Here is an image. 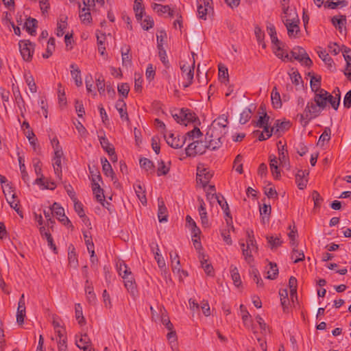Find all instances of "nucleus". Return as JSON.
Returning a JSON list of instances; mask_svg holds the SVG:
<instances>
[{
	"instance_id": "44",
	"label": "nucleus",
	"mask_w": 351,
	"mask_h": 351,
	"mask_svg": "<svg viewBox=\"0 0 351 351\" xmlns=\"http://www.w3.org/2000/svg\"><path fill=\"white\" fill-rule=\"evenodd\" d=\"M24 77L30 91L32 93H36L37 91V87L33 76L29 73H25Z\"/></svg>"
},
{
	"instance_id": "3",
	"label": "nucleus",
	"mask_w": 351,
	"mask_h": 351,
	"mask_svg": "<svg viewBox=\"0 0 351 351\" xmlns=\"http://www.w3.org/2000/svg\"><path fill=\"white\" fill-rule=\"evenodd\" d=\"M291 56H289V58L291 59L293 58V59L299 61L303 65L310 67L313 64V62L305 49L301 47L296 46L293 47L291 51Z\"/></svg>"
},
{
	"instance_id": "1",
	"label": "nucleus",
	"mask_w": 351,
	"mask_h": 351,
	"mask_svg": "<svg viewBox=\"0 0 351 351\" xmlns=\"http://www.w3.org/2000/svg\"><path fill=\"white\" fill-rule=\"evenodd\" d=\"M322 110L324 109L319 107L314 101H308L304 110V113L298 115L300 117V123L303 127H306L312 119L319 116Z\"/></svg>"
},
{
	"instance_id": "18",
	"label": "nucleus",
	"mask_w": 351,
	"mask_h": 351,
	"mask_svg": "<svg viewBox=\"0 0 351 351\" xmlns=\"http://www.w3.org/2000/svg\"><path fill=\"white\" fill-rule=\"evenodd\" d=\"M308 175V171L299 170L295 175V181L300 189H304L306 186L307 180L305 176Z\"/></svg>"
},
{
	"instance_id": "5",
	"label": "nucleus",
	"mask_w": 351,
	"mask_h": 351,
	"mask_svg": "<svg viewBox=\"0 0 351 351\" xmlns=\"http://www.w3.org/2000/svg\"><path fill=\"white\" fill-rule=\"evenodd\" d=\"M192 56L193 58V62L191 66H186V64H184L180 66V69L182 71V75L184 80H186V82H183V87L187 88L190 85L192 84L193 81V77H194V68H195V59L194 57L196 56V54L194 52H192Z\"/></svg>"
},
{
	"instance_id": "13",
	"label": "nucleus",
	"mask_w": 351,
	"mask_h": 351,
	"mask_svg": "<svg viewBox=\"0 0 351 351\" xmlns=\"http://www.w3.org/2000/svg\"><path fill=\"white\" fill-rule=\"evenodd\" d=\"M165 138H166L167 143L174 149L182 147L184 145L185 141L186 140V138L182 139L180 138L179 137H175L174 134L172 133H170L169 136H167L165 134Z\"/></svg>"
},
{
	"instance_id": "4",
	"label": "nucleus",
	"mask_w": 351,
	"mask_h": 351,
	"mask_svg": "<svg viewBox=\"0 0 351 351\" xmlns=\"http://www.w3.org/2000/svg\"><path fill=\"white\" fill-rule=\"evenodd\" d=\"M224 136L214 129H209L206 134V141L208 143V149L215 150L221 147L222 143L221 138Z\"/></svg>"
},
{
	"instance_id": "25",
	"label": "nucleus",
	"mask_w": 351,
	"mask_h": 351,
	"mask_svg": "<svg viewBox=\"0 0 351 351\" xmlns=\"http://www.w3.org/2000/svg\"><path fill=\"white\" fill-rule=\"evenodd\" d=\"M271 99L274 108H280L282 106V101L279 92L277 90V88L275 86L271 93Z\"/></svg>"
},
{
	"instance_id": "37",
	"label": "nucleus",
	"mask_w": 351,
	"mask_h": 351,
	"mask_svg": "<svg viewBox=\"0 0 351 351\" xmlns=\"http://www.w3.org/2000/svg\"><path fill=\"white\" fill-rule=\"evenodd\" d=\"M270 158V169L272 175L274 176L275 178L278 179L280 176V172L279 171L278 167V161L276 156H274L273 158H271V156H269Z\"/></svg>"
},
{
	"instance_id": "23",
	"label": "nucleus",
	"mask_w": 351,
	"mask_h": 351,
	"mask_svg": "<svg viewBox=\"0 0 351 351\" xmlns=\"http://www.w3.org/2000/svg\"><path fill=\"white\" fill-rule=\"evenodd\" d=\"M70 67L71 69V75L72 77L75 80L76 86H80L82 84L80 70L79 69L78 66L75 64H71Z\"/></svg>"
},
{
	"instance_id": "59",
	"label": "nucleus",
	"mask_w": 351,
	"mask_h": 351,
	"mask_svg": "<svg viewBox=\"0 0 351 351\" xmlns=\"http://www.w3.org/2000/svg\"><path fill=\"white\" fill-rule=\"evenodd\" d=\"M80 17L83 23H90L92 18L90 12H89V8H82L80 14Z\"/></svg>"
},
{
	"instance_id": "43",
	"label": "nucleus",
	"mask_w": 351,
	"mask_h": 351,
	"mask_svg": "<svg viewBox=\"0 0 351 351\" xmlns=\"http://www.w3.org/2000/svg\"><path fill=\"white\" fill-rule=\"evenodd\" d=\"M117 269L119 276L121 277L128 275V273L131 272L130 269L128 267V265L124 263L123 261H119L117 263Z\"/></svg>"
},
{
	"instance_id": "8",
	"label": "nucleus",
	"mask_w": 351,
	"mask_h": 351,
	"mask_svg": "<svg viewBox=\"0 0 351 351\" xmlns=\"http://www.w3.org/2000/svg\"><path fill=\"white\" fill-rule=\"evenodd\" d=\"M283 23L287 27L288 36L290 38H295L298 32H300V27L298 26L299 19L298 16L292 18V19H285L283 18Z\"/></svg>"
},
{
	"instance_id": "7",
	"label": "nucleus",
	"mask_w": 351,
	"mask_h": 351,
	"mask_svg": "<svg viewBox=\"0 0 351 351\" xmlns=\"http://www.w3.org/2000/svg\"><path fill=\"white\" fill-rule=\"evenodd\" d=\"M21 54L26 62L32 60L34 45L29 40H21L19 43Z\"/></svg>"
},
{
	"instance_id": "17",
	"label": "nucleus",
	"mask_w": 351,
	"mask_h": 351,
	"mask_svg": "<svg viewBox=\"0 0 351 351\" xmlns=\"http://www.w3.org/2000/svg\"><path fill=\"white\" fill-rule=\"evenodd\" d=\"M122 56V64L123 66H128L132 65V55L130 53V47L125 45L121 50Z\"/></svg>"
},
{
	"instance_id": "61",
	"label": "nucleus",
	"mask_w": 351,
	"mask_h": 351,
	"mask_svg": "<svg viewBox=\"0 0 351 351\" xmlns=\"http://www.w3.org/2000/svg\"><path fill=\"white\" fill-rule=\"evenodd\" d=\"M195 143L196 145L197 154H202L206 152V149H208L206 141L205 142L195 141Z\"/></svg>"
},
{
	"instance_id": "63",
	"label": "nucleus",
	"mask_w": 351,
	"mask_h": 351,
	"mask_svg": "<svg viewBox=\"0 0 351 351\" xmlns=\"http://www.w3.org/2000/svg\"><path fill=\"white\" fill-rule=\"evenodd\" d=\"M106 36L105 34H102L101 36L97 35V45H98V51L101 56L105 54L106 47H104V40Z\"/></svg>"
},
{
	"instance_id": "22",
	"label": "nucleus",
	"mask_w": 351,
	"mask_h": 351,
	"mask_svg": "<svg viewBox=\"0 0 351 351\" xmlns=\"http://www.w3.org/2000/svg\"><path fill=\"white\" fill-rule=\"evenodd\" d=\"M291 246H293V250L291 258L295 263L302 261L305 257L303 251H299L296 249L298 244L295 242L291 243Z\"/></svg>"
},
{
	"instance_id": "46",
	"label": "nucleus",
	"mask_w": 351,
	"mask_h": 351,
	"mask_svg": "<svg viewBox=\"0 0 351 351\" xmlns=\"http://www.w3.org/2000/svg\"><path fill=\"white\" fill-rule=\"evenodd\" d=\"M310 86L313 92H317L322 90V88H320L321 77L312 76L311 78Z\"/></svg>"
},
{
	"instance_id": "14",
	"label": "nucleus",
	"mask_w": 351,
	"mask_h": 351,
	"mask_svg": "<svg viewBox=\"0 0 351 351\" xmlns=\"http://www.w3.org/2000/svg\"><path fill=\"white\" fill-rule=\"evenodd\" d=\"M122 278L123 279L124 281L125 287L131 294L134 295L136 291V289L134 278L133 277L132 271L128 273V275L126 274L125 276H123Z\"/></svg>"
},
{
	"instance_id": "57",
	"label": "nucleus",
	"mask_w": 351,
	"mask_h": 351,
	"mask_svg": "<svg viewBox=\"0 0 351 351\" xmlns=\"http://www.w3.org/2000/svg\"><path fill=\"white\" fill-rule=\"evenodd\" d=\"M250 273L251 276L253 278V280L256 282L257 286L263 287V281L260 276L258 269L256 268H252Z\"/></svg>"
},
{
	"instance_id": "33",
	"label": "nucleus",
	"mask_w": 351,
	"mask_h": 351,
	"mask_svg": "<svg viewBox=\"0 0 351 351\" xmlns=\"http://www.w3.org/2000/svg\"><path fill=\"white\" fill-rule=\"evenodd\" d=\"M68 259L71 266H73V267H76L77 266V258L75 251V247L73 245H70L69 247Z\"/></svg>"
},
{
	"instance_id": "21",
	"label": "nucleus",
	"mask_w": 351,
	"mask_h": 351,
	"mask_svg": "<svg viewBox=\"0 0 351 351\" xmlns=\"http://www.w3.org/2000/svg\"><path fill=\"white\" fill-rule=\"evenodd\" d=\"M101 162L102 164V170L104 173L108 177H111L112 180H114L116 177L111 165L109 163L108 160L106 158H101Z\"/></svg>"
},
{
	"instance_id": "27",
	"label": "nucleus",
	"mask_w": 351,
	"mask_h": 351,
	"mask_svg": "<svg viewBox=\"0 0 351 351\" xmlns=\"http://www.w3.org/2000/svg\"><path fill=\"white\" fill-rule=\"evenodd\" d=\"M135 193L141 201V202L145 205L147 204V198L145 195V191L140 183H136L134 185Z\"/></svg>"
},
{
	"instance_id": "39",
	"label": "nucleus",
	"mask_w": 351,
	"mask_h": 351,
	"mask_svg": "<svg viewBox=\"0 0 351 351\" xmlns=\"http://www.w3.org/2000/svg\"><path fill=\"white\" fill-rule=\"evenodd\" d=\"M100 144L102 148L108 154H113L114 153V149L112 147L109 143L107 138L105 136H99Z\"/></svg>"
},
{
	"instance_id": "9",
	"label": "nucleus",
	"mask_w": 351,
	"mask_h": 351,
	"mask_svg": "<svg viewBox=\"0 0 351 351\" xmlns=\"http://www.w3.org/2000/svg\"><path fill=\"white\" fill-rule=\"evenodd\" d=\"M213 177V173L203 165H199L197 168V179L205 186Z\"/></svg>"
},
{
	"instance_id": "54",
	"label": "nucleus",
	"mask_w": 351,
	"mask_h": 351,
	"mask_svg": "<svg viewBox=\"0 0 351 351\" xmlns=\"http://www.w3.org/2000/svg\"><path fill=\"white\" fill-rule=\"evenodd\" d=\"M19 162L22 179L25 182H27L29 180V176L25 169L24 159L21 156H19Z\"/></svg>"
},
{
	"instance_id": "29",
	"label": "nucleus",
	"mask_w": 351,
	"mask_h": 351,
	"mask_svg": "<svg viewBox=\"0 0 351 351\" xmlns=\"http://www.w3.org/2000/svg\"><path fill=\"white\" fill-rule=\"evenodd\" d=\"M90 343V339L87 334L81 335L79 341H76V346L84 351H88V345Z\"/></svg>"
},
{
	"instance_id": "19",
	"label": "nucleus",
	"mask_w": 351,
	"mask_h": 351,
	"mask_svg": "<svg viewBox=\"0 0 351 351\" xmlns=\"http://www.w3.org/2000/svg\"><path fill=\"white\" fill-rule=\"evenodd\" d=\"M197 14L199 19L206 20V15L213 10V6H206L203 4L202 1H197Z\"/></svg>"
},
{
	"instance_id": "50",
	"label": "nucleus",
	"mask_w": 351,
	"mask_h": 351,
	"mask_svg": "<svg viewBox=\"0 0 351 351\" xmlns=\"http://www.w3.org/2000/svg\"><path fill=\"white\" fill-rule=\"evenodd\" d=\"M318 55L325 64L328 65V68L332 69L333 67L334 62L326 51H319Z\"/></svg>"
},
{
	"instance_id": "6",
	"label": "nucleus",
	"mask_w": 351,
	"mask_h": 351,
	"mask_svg": "<svg viewBox=\"0 0 351 351\" xmlns=\"http://www.w3.org/2000/svg\"><path fill=\"white\" fill-rule=\"evenodd\" d=\"M51 207L53 215H55L57 219L64 226H67L71 228H73V226L72 225L71 221L64 214V208L58 203L54 202Z\"/></svg>"
},
{
	"instance_id": "45",
	"label": "nucleus",
	"mask_w": 351,
	"mask_h": 351,
	"mask_svg": "<svg viewBox=\"0 0 351 351\" xmlns=\"http://www.w3.org/2000/svg\"><path fill=\"white\" fill-rule=\"evenodd\" d=\"M75 318L80 325H84L86 323L85 319L83 316L82 307L80 304H76L75 306Z\"/></svg>"
},
{
	"instance_id": "28",
	"label": "nucleus",
	"mask_w": 351,
	"mask_h": 351,
	"mask_svg": "<svg viewBox=\"0 0 351 351\" xmlns=\"http://www.w3.org/2000/svg\"><path fill=\"white\" fill-rule=\"evenodd\" d=\"M170 259L171 262V267L172 271L173 273H180V258L177 253H175L174 254L173 252H170Z\"/></svg>"
},
{
	"instance_id": "52",
	"label": "nucleus",
	"mask_w": 351,
	"mask_h": 351,
	"mask_svg": "<svg viewBox=\"0 0 351 351\" xmlns=\"http://www.w3.org/2000/svg\"><path fill=\"white\" fill-rule=\"evenodd\" d=\"M331 130L329 128H326L319 138L317 145H323L324 142H328L330 139Z\"/></svg>"
},
{
	"instance_id": "24",
	"label": "nucleus",
	"mask_w": 351,
	"mask_h": 351,
	"mask_svg": "<svg viewBox=\"0 0 351 351\" xmlns=\"http://www.w3.org/2000/svg\"><path fill=\"white\" fill-rule=\"evenodd\" d=\"M279 295L283 311L284 313H287L289 311V300L287 289L280 290L279 291Z\"/></svg>"
},
{
	"instance_id": "64",
	"label": "nucleus",
	"mask_w": 351,
	"mask_h": 351,
	"mask_svg": "<svg viewBox=\"0 0 351 351\" xmlns=\"http://www.w3.org/2000/svg\"><path fill=\"white\" fill-rule=\"evenodd\" d=\"M154 22L153 19L149 16H145V19L141 22V25L143 29L149 30L154 26Z\"/></svg>"
},
{
	"instance_id": "62",
	"label": "nucleus",
	"mask_w": 351,
	"mask_h": 351,
	"mask_svg": "<svg viewBox=\"0 0 351 351\" xmlns=\"http://www.w3.org/2000/svg\"><path fill=\"white\" fill-rule=\"evenodd\" d=\"M167 38V34L165 30L159 31L158 34H156L157 39V48H164L163 45L165 43V40Z\"/></svg>"
},
{
	"instance_id": "2",
	"label": "nucleus",
	"mask_w": 351,
	"mask_h": 351,
	"mask_svg": "<svg viewBox=\"0 0 351 351\" xmlns=\"http://www.w3.org/2000/svg\"><path fill=\"white\" fill-rule=\"evenodd\" d=\"M173 119L180 124L187 125L191 123L195 125H199L200 121L196 114L187 108H181L178 112L172 114Z\"/></svg>"
},
{
	"instance_id": "49",
	"label": "nucleus",
	"mask_w": 351,
	"mask_h": 351,
	"mask_svg": "<svg viewBox=\"0 0 351 351\" xmlns=\"http://www.w3.org/2000/svg\"><path fill=\"white\" fill-rule=\"evenodd\" d=\"M269 270L267 271V278L274 280L276 279L278 274V266L276 263L270 262L269 263Z\"/></svg>"
},
{
	"instance_id": "41",
	"label": "nucleus",
	"mask_w": 351,
	"mask_h": 351,
	"mask_svg": "<svg viewBox=\"0 0 351 351\" xmlns=\"http://www.w3.org/2000/svg\"><path fill=\"white\" fill-rule=\"evenodd\" d=\"M230 274L231 277L233 280L234 285L239 287L242 282L241 280L240 274L239 273L238 269L236 267H234L233 265L230 266Z\"/></svg>"
},
{
	"instance_id": "40",
	"label": "nucleus",
	"mask_w": 351,
	"mask_h": 351,
	"mask_svg": "<svg viewBox=\"0 0 351 351\" xmlns=\"http://www.w3.org/2000/svg\"><path fill=\"white\" fill-rule=\"evenodd\" d=\"M269 116H268L266 112H264L263 115L260 116L256 121H252V123L256 128H262L266 125H269Z\"/></svg>"
},
{
	"instance_id": "34",
	"label": "nucleus",
	"mask_w": 351,
	"mask_h": 351,
	"mask_svg": "<svg viewBox=\"0 0 351 351\" xmlns=\"http://www.w3.org/2000/svg\"><path fill=\"white\" fill-rule=\"evenodd\" d=\"M278 159L280 160V165L282 167H287L289 165V158L287 157V151L285 149V147L282 146V148H278Z\"/></svg>"
},
{
	"instance_id": "55",
	"label": "nucleus",
	"mask_w": 351,
	"mask_h": 351,
	"mask_svg": "<svg viewBox=\"0 0 351 351\" xmlns=\"http://www.w3.org/2000/svg\"><path fill=\"white\" fill-rule=\"evenodd\" d=\"M158 165L157 174L158 176L162 175L165 176L169 173L170 167L167 166L163 160L158 161Z\"/></svg>"
},
{
	"instance_id": "10",
	"label": "nucleus",
	"mask_w": 351,
	"mask_h": 351,
	"mask_svg": "<svg viewBox=\"0 0 351 351\" xmlns=\"http://www.w3.org/2000/svg\"><path fill=\"white\" fill-rule=\"evenodd\" d=\"M227 123L228 119L223 115L219 117L217 120H215L209 129H214L215 131L225 135L227 133Z\"/></svg>"
},
{
	"instance_id": "48",
	"label": "nucleus",
	"mask_w": 351,
	"mask_h": 351,
	"mask_svg": "<svg viewBox=\"0 0 351 351\" xmlns=\"http://www.w3.org/2000/svg\"><path fill=\"white\" fill-rule=\"evenodd\" d=\"M55 50V39L50 38L48 40L46 52L43 54L44 58H49Z\"/></svg>"
},
{
	"instance_id": "26",
	"label": "nucleus",
	"mask_w": 351,
	"mask_h": 351,
	"mask_svg": "<svg viewBox=\"0 0 351 351\" xmlns=\"http://www.w3.org/2000/svg\"><path fill=\"white\" fill-rule=\"evenodd\" d=\"M291 126V123L289 121H280V120H276L274 125V134H277L279 132H283L287 130Z\"/></svg>"
},
{
	"instance_id": "35",
	"label": "nucleus",
	"mask_w": 351,
	"mask_h": 351,
	"mask_svg": "<svg viewBox=\"0 0 351 351\" xmlns=\"http://www.w3.org/2000/svg\"><path fill=\"white\" fill-rule=\"evenodd\" d=\"M85 291L86 293L87 300L89 303L95 304L96 300V296L93 291V287L88 284V280L86 281Z\"/></svg>"
},
{
	"instance_id": "47",
	"label": "nucleus",
	"mask_w": 351,
	"mask_h": 351,
	"mask_svg": "<svg viewBox=\"0 0 351 351\" xmlns=\"http://www.w3.org/2000/svg\"><path fill=\"white\" fill-rule=\"evenodd\" d=\"M152 8L159 16H162L163 14H166L167 12L170 11V7L169 5H162L156 3L152 5Z\"/></svg>"
},
{
	"instance_id": "12",
	"label": "nucleus",
	"mask_w": 351,
	"mask_h": 351,
	"mask_svg": "<svg viewBox=\"0 0 351 351\" xmlns=\"http://www.w3.org/2000/svg\"><path fill=\"white\" fill-rule=\"evenodd\" d=\"M92 189L94 195H95L96 199L100 202L103 206H106L105 197L104 195V190L100 187L98 182H96V180L95 178L92 179Z\"/></svg>"
},
{
	"instance_id": "11",
	"label": "nucleus",
	"mask_w": 351,
	"mask_h": 351,
	"mask_svg": "<svg viewBox=\"0 0 351 351\" xmlns=\"http://www.w3.org/2000/svg\"><path fill=\"white\" fill-rule=\"evenodd\" d=\"M314 97L313 101L315 102L319 106L324 110L327 106V98H328V93L326 90L322 89L317 92H314Z\"/></svg>"
},
{
	"instance_id": "56",
	"label": "nucleus",
	"mask_w": 351,
	"mask_h": 351,
	"mask_svg": "<svg viewBox=\"0 0 351 351\" xmlns=\"http://www.w3.org/2000/svg\"><path fill=\"white\" fill-rule=\"evenodd\" d=\"M252 117V111L250 108H246L240 114L239 123L241 124L246 123Z\"/></svg>"
},
{
	"instance_id": "30",
	"label": "nucleus",
	"mask_w": 351,
	"mask_h": 351,
	"mask_svg": "<svg viewBox=\"0 0 351 351\" xmlns=\"http://www.w3.org/2000/svg\"><path fill=\"white\" fill-rule=\"evenodd\" d=\"M206 256L203 253L199 254V258L200 263L204 271L208 275H212L213 267L210 263H208V259L206 258Z\"/></svg>"
},
{
	"instance_id": "58",
	"label": "nucleus",
	"mask_w": 351,
	"mask_h": 351,
	"mask_svg": "<svg viewBox=\"0 0 351 351\" xmlns=\"http://www.w3.org/2000/svg\"><path fill=\"white\" fill-rule=\"evenodd\" d=\"M53 167L54 173L59 179H62V165L61 159L53 158Z\"/></svg>"
},
{
	"instance_id": "42",
	"label": "nucleus",
	"mask_w": 351,
	"mask_h": 351,
	"mask_svg": "<svg viewBox=\"0 0 351 351\" xmlns=\"http://www.w3.org/2000/svg\"><path fill=\"white\" fill-rule=\"evenodd\" d=\"M140 166L141 168L144 169L145 171H154V162L147 158H142L139 160Z\"/></svg>"
},
{
	"instance_id": "51",
	"label": "nucleus",
	"mask_w": 351,
	"mask_h": 351,
	"mask_svg": "<svg viewBox=\"0 0 351 351\" xmlns=\"http://www.w3.org/2000/svg\"><path fill=\"white\" fill-rule=\"evenodd\" d=\"M228 72L226 66L222 64L219 65V80L221 82H228Z\"/></svg>"
},
{
	"instance_id": "16",
	"label": "nucleus",
	"mask_w": 351,
	"mask_h": 351,
	"mask_svg": "<svg viewBox=\"0 0 351 351\" xmlns=\"http://www.w3.org/2000/svg\"><path fill=\"white\" fill-rule=\"evenodd\" d=\"M115 108L120 114V117L123 121H129V117L126 110V104L123 99L117 101Z\"/></svg>"
},
{
	"instance_id": "53",
	"label": "nucleus",
	"mask_w": 351,
	"mask_h": 351,
	"mask_svg": "<svg viewBox=\"0 0 351 351\" xmlns=\"http://www.w3.org/2000/svg\"><path fill=\"white\" fill-rule=\"evenodd\" d=\"M83 235H84L85 243L86 245L87 250L88 251V252L90 254H95L94 244H93L91 236L88 235L86 232H84L83 233Z\"/></svg>"
},
{
	"instance_id": "36",
	"label": "nucleus",
	"mask_w": 351,
	"mask_h": 351,
	"mask_svg": "<svg viewBox=\"0 0 351 351\" xmlns=\"http://www.w3.org/2000/svg\"><path fill=\"white\" fill-rule=\"evenodd\" d=\"M348 5V1L345 0H328L326 1L324 6L329 9H335L338 6L346 7Z\"/></svg>"
},
{
	"instance_id": "60",
	"label": "nucleus",
	"mask_w": 351,
	"mask_h": 351,
	"mask_svg": "<svg viewBox=\"0 0 351 351\" xmlns=\"http://www.w3.org/2000/svg\"><path fill=\"white\" fill-rule=\"evenodd\" d=\"M268 243L270 244L271 249L276 248L281 245L282 241L279 237L268 236L267 237Z\"/></svg>"
},
{
	"instance_id": "32",
	"label": "nucleus",
	"mask_w": 351,
	"mask_h": 351,
	"mask_svg": "<svg viewBox=\"0 0 351 351\" xmlns=\"http://www.w3.org/2000/svg\"><path fill=\"white\" fill-rule=\"evenodd\" d=\"M186 222L187 226L191 228L193 237L195 238L197 237L201 231L199 228L196 226L195 221L191 218V216L187 215L186 217Z\"/></svg>"
},
{
	"instance_id": "31",
	"label": "nucleus",
	"mask_w": 351,
	"mask_h": 351,
	"mask_svg": "<svg viewBox=\"0 0 351 351\" xmlns=\"http://www.w3.org/2000/svg\"><path fill=\"white\" fill-rule=\"evenodd\" d=\"M37 21L35 19L29 17L25 23V27L26 31L31 35H34L36 33V28L37 27Z\"/></svg>"
},
{
	"instance_id": "15",
	"label": "nucleus",
	"mask_w": 351,
	"mask_h": 351,
	"mask_svg": "<svg viewBox=\"0 0 351 351\" xmlns=\"http://www.w3.org/2000/svg\"><path fill=\"white\" fill-rule=\"evenodd\" d=\"M158 218L160 222H165L167 221L168 212L167 208L165 206V202L162 198L158 199Z\"/></svg>"
},
{
	"instance_id": "20",
	"label": "nucleus",
	"mask_w": 351,
	"mask_h": 351,
	"mask_svg": "<svg viewBox=\"0 0 351 351\" xmlns=\"http://www.w3.org/2000/svg\"><path fill=\"white\" fill-rule=\"evenodd\" d=\"M331 23L341 33L343 28L346 27V16L345 15H340V18H338L337 16H334L331 19Z\"/></svg>"
},
{
	"instance_id": "38",
	"label": "nucleus",
	"mask_w": 351,
	"mask_h": 351,
	"mask_svg": "<svg viewBox=\"0 0 351 351\" xmlns=\"http://www.w3.org/2000/svg\"><path fill=\"white\" fill-rule=\"evenodd\" d=\"M282 47L283 45H278L276 47H274V53L276 54V56L283 60H289V61H291V58H289V55L285 52L284 51V49H282Z\"/></svg>"
}]
</instances>
